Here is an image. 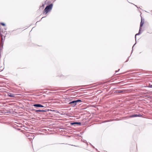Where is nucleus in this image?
Instances as JSON below:
<instances>
[{"instance_id":"1","label":"nucleus","mask_w":152,"mask_h":152,"mask_svg":"<svg viewBox=\"0 0 152 152\" xmlns=\"http://www.w3.org/2000/svg\"><path fill=\"white\" fill-rule=\"evenodd\" d=\"M53 4H51L46 7L44 11V13L46 14L49 11L52 9Z\"/></svg>"},{"instance_id":"2","label":"nucleus","mask_w":152,"mask_h":152,"mask_svg":"<svg viewBox=\"0 0 152 152\" xmlns=\"http://www.w3.org/2000/svg\"><path fill=\"white\" fill-rule=\"evenodd\" d=\"M143 24H144V22H142V21L141 20V22H140V29H139V31L138 33L137 34H135V38L136 41V36L139 35L141 33V32L140 31H141V29L142 28V26Z\"/></svg>"},{"instance_id":"3","label":"nucleus","mask_w":152,"mask_h":152,"mask_svg":"<svg viewBox=\"0 0 152 152\" xmlns=\"http://www.w3.org/2000/svg\"><path fill=\"white\" fill-rule=\"evenodd\" d=\"M29 110H33L35 111V112H46L47 111V110L45 109L44 110H35L32 109L30 107H29Z\"/></svg>"},{"instance_id":"4","label":"nucleus","mask_w":152,"mask_h":152,"mask_svg":"<svg viewBox=\"0 0 152 152\" xmlns=\"http://www.w3.org/2000/svg\"><path fill=\"white\" fill-rule=\"evenodd\" d=\"M25 131H23V134L26 136V137H28V132H27L28 131V128L27 127H25Z\"/></svg>"},{"instance_id":"5","label":"nucleus","mask_w":152,"mask_h":152,"mask_svg":"<svg viewBox=\"0 0 152 152\" xmlns=\"http://www.w3.org/2000/svg\"><path fill=\"white\" fill-rule=\"evenodd\" d=\"M32 105L37 107H44L43 105L40 104H35L33 105Z\"/></svg>"},{"instance_id":"6","label":"nucleus","mask_w":152,"mask_h":152,"mask_svg":"<svg viewBox=\"0 0 152 152\" xmlns=\"http://www.w3.org/2000/svg\"><path fill=\"white\" fill-rule=\"evenodd\" d=\"M69 104H72V106L73 107H74L76 104V103H75V100H74L71 102L69 103Z\"/></svg>"},{"instance_id":"7","label":"nucleus","mask_w":152,"mask_h":152,"mask_svg":"<svg viewBox=\"0 0 152 152\" xmlns=\"http://www.w3.org/2000/svg\"><path fill=\"white\" fill-rule=\"evenodd\" d=\"M7 96L11 97H15V95L14 94L9 92L7 93Z\"/></svg>"},{"instance_id":"8","label":"nucleus","mask_w":152,"mask_h":152,"mask_svg":"<svg viewBox=\"0 0 152 152\" xmlns=\"http://www.w3.org/2000/svg\"><path fill=\"white\" fill-rule=\"evenodd\" d=\"M142 115L140 114H133L130 116L131 117H141Z\"/></svg>"},{"instance_id":"9","label":"nucleus","mask_w":152,"mask_h":152,"mask_svg":"<svg viewBox=\"0 0 152 152\" xmlns=\"http://www.w3.org/2000/svg\"><path fill=\"white\" fill-rule=\"evenodd\" d=\"M71 124L72 125H73L74 124H78V125H81V123L80 122H75L72 123Z\"/></svg>"},{"instance_id":"10","label":"nucleus","mask_w":152,"mask_h":152,"mask_svg":"<svg viewBox=\"0 0 152 152\" xmlns=\"http://www.w3.org/2000/svg\"><path fill=\"white\" fill-rule=\"evenodd\" d=\"M123 92V91L121 90H117L116 91V93H120L122 92Z\"/></svg>"},{"instance_id":"11","label":"nucleus","mask_w":152,"mask_h":152,"mask_svg":"<svg viewBox=\"0 0 152 152\" xmlns=\"http://www.w3.org/2000/svg\"><path fill=\"white\" fill-rule=\"evenodd\" d=\"M75 103H76V104L78 102H82V100H80V99H77V100H75Z\"/></svg>"},{"instance_id":"12","label":"nucleus","mask_w":152,"mask_h":152,"mask_svg":"<svg viewBox=\"0 0 152 152\" xmlns=\"http://www.w3.org/2000/svg\"><path fill=\"white\" fill-rule=\"evenodd\" d=\"M1 24L3 26H5V23H1Z\"/></svg>"},{"instance_id":"13","label":"nucleus","mask_w":152,"mask_h":152,"mask_svg":"<svg viewBox=\"0 0 152 152\" xmlns=\"http://www.w3.org/2000/svg\"><path fill=\"white\" fill-rule=\"evenodd\" d=\"M1 41L2 42H3V36H2V35L1 34Z\"/></svg>"},{"instance_id":"14","label":"nucleus","mask_w":152,"mask_h":152,"mask_svg":"<svg viewBox=\"0 0 152 152\" xmlns=\"http://www.w3.org/2000/svg\"><path fill=\"white\" fill-rule=\"evenodd\" d=\"M148 87H150V88H152V85H149V86H148Z\"/></svg>"},{"instance_id":"15","label":"nucleus","mask_w":152,"mask_h":152,"mask_svg":"<svg viewBox=\"0 0 152 152\" xmlns=\"http://www.w3.org/2000/svg\"><path fill=\"white\" fill-rule=\"evenodd\" d=\"M1 48H0V58H1Z\"/></svg>"},{"instance_id":"16","label":"nucleus","mask_w":152,"mask_h":152,"mask_svg":"<svg viewBox=\"0 0 152 152\" xmlns=\"http://www.w3.org/2000/svg\"><path fill=\"white\" fill-rule=\"evenodd\" d=\"M90 144L91 145V146H92V147L93 148H95V147L94 146H93V145H92L91 144Z\"/></svg>"},{"instance_id":"17","label":"nucleus","mask_w":152,"mask_h":152,"mask_svg":"<svg viewBox=\"0 0 152 152\" xmlns=\"http://www.w3.org/2000/svg\"><path fill=\"white\" fill-rule=\"evenodd\" d=\"M32 134H29V137H30L31 136H32Z\"/></svg>"},{"instance_id":"18","label":"nucleus","mask_w":152,"mask_h":152,"mask_svg":"<svg viewBox=\"0 0 152 152\" xmlns=\"http://www.w3.org/2000/svg\"><path fill=\"white\" fill-rule=\"evenodd\" d=\"M44 5H45L44 4H42V7H44Z\"/></svg>"},{"instance_id":"19","label":"nucleus","mask_w":152,"mask_h":152,"mask_svg":"<svg viewBox=\"0 0 152 152\" xmlns=\"http://www.w3.org/2000/svg\"><path fill=\"white\" fill-rule=\"evenodd\" d=\"M30 113H31L30 112H29V114H30ZM30 118H30V117H29V120H30Z\"/></svg>"},{"instance_id":"20","label":"nucleus","mask_w":152,"mask_h":152,"mask_svg":"<svg viewBox=\"0 0 152 152\" xmlns=\"http://www.w3.org/2000/svg\"><path fill=\"white\" fill-rule=\"evenodd\" d=\"M119 70H120V69H118V71H115L116 72H118V71H119Z\"/></svg>"},{"instance_id":"21","label":"nucleus","mask_w":152,"mask_h":152,"mask_svg":"<svg viewBox=\"0 0 152 152\" xmlns=\"http://www.w3.org/2000/svg\"><path fill=\"white\" fill-rule=\"evenodd\" d=\"M135 44H136V43H135L134 44V45H133V46L132 47V48H133V47H134V45H135Z\"/></svg>"},{"instance_id":"22","label":"nucleus","mask_w":152,"mask_h":152,"mask_svg":"<svg viewBox=\"0 0 152 152\" xmlns=\"http://www.w3.org/2000/svg\"><path fill=\"white\" fill-rule=\"evenodd\" d=\"M96 150H97V149H96Z\"/></svg>"}]
</instances>
